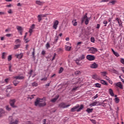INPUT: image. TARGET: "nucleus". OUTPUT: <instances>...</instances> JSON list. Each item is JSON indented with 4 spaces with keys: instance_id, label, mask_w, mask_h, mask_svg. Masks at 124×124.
Returning <instances> with one entry per match:
<instances>
[{
    "instance_id": "1",
    "label": "nucleus",
    "mask_w": 124,
    "mask_h": 124,
    "mask_svg": "<svg viewBox=\"0 0 124 124\" xmlns=\"http://www.w3.org/2000/svg\"><path fill=\"white\" fill-rule=\"evenodd\" d=\"M46 104L43 98H37L35 101V106L43 107L46 106Z\"/></svg>"
},
{
    "instance_id": "2",
    "label": "nucleus",
    "mask_w": 124,
    "mask_h": 124,
    "mask_svg": "<svg viewBox=\"0 0 124 124\" xmlns=\"http://www.w3.org/2000/svg\"><path fill=\"white\" fill-rule=\"evenodd\" d=\"M79 106L78 105L75 106L73 108H72L71 109V111L75 112V111H77L78 112H79V111H81V110H82L84 108V106L83 105H81L79 108Z\"/></svg>"
},
{
    "instance_id": "3",
    "label": "nucleus",
    "mask_w": 124,
    "mask_h": 124,
    "mask_svg": "<svg viewBox=\"0 0 124 124\" xmlns=\"http://www.w3.org/2000/svg\"><path fill=\"white\" fill-rule=\"evenodd\" d=\"M90 19V18L88 17L87 14H86L84 16L83 18H82L81 22L83 23L85 20V24L88 25L89 24Z\"/></svg>"
},
{
    "instance_id": "4",
    "label": "nucleus",
    "mask_w": 124,
    "mask_h": 124,
    "mask_svg": "<svg viewBox=\"0 0 124 124\" xmlns=\"http://www.w3.org/2000/svg\"><path fill=\"white\" fill-rule=\"evenodd\" d=\"M114 85L116 88H119V89L123 90L124 89L123 85L122 84V82H118L117 83H114Z\"/></svg>"
},
{
    "instance_id": "5",
    "label": "nucleus",
    "mask_w": 124,
    "mask_h": 124,
    "mask_svg": "<svg viewBox=\"0 0 124 124\" xmlns=\"http://www.w3.org/2000/svg\"><path fill=\"white\" fill-rule=\"evenodd\" d=\"M70 105H66L65 103H61L59 105V107L60 108H67L68 107H70Z\"/></svg>"
},
{
    "instance_id": "6",
    "label": "nucleus",
    "mask_w": 124,
    "mask_h": 124,
    "mask_svg": "<svg viewBox=\"0 0 124 124\" xmlns=\"http://www.w3.org/2000/svg\"><path fill=\"white\" fill-rule=\"evenodd\" d=\"M86 59L89 61H93L95 59V57L93 55H87L86 56Z\"/></svg>"
},
{
    "instance_id": "7",
    "label": "nucleus",
    "mask_w": 124,
    "mask_h": 124,
    "mask_svg": "<svg viewBox=\"0 0 124 124\" xmlns=\"http://www.w3.org/2000/svg\"><path fill=\"white\" fill-rule=\"evenodd\" d=\"M12 119V120L10 121V124H18L19 120L17 119H14L12 118V117H10Z\"/></svg>"
},
{
    "instance_id": "8",
    "label": "nucleus",
    "mask_w": 124,
    "mask_h": 124,
    "mask_svg": "<svg viewBox=\"0 0 124 124\" xmlns=\"http://www.w3.org/2000/svg\"><path fill=\"white\" fill-rule=\"evenodd\" d=\"M85 55L84 54H82L81 56H80V58H78V59H77L76 60V62H77V64H79V62L81 60H83L85 59Z\"/></svg>"
},
{
    "instance_id": "9",
    "label": "nucleus",
    "mask_w": 124,
    "mask_h": 124,
    "mask_svg": "<svg viewBox=\"0 0 124 124\" xmlns=\"http://www.w3.org/2000/svg\"><path fill=\"white\" fill-rule=\"evenodd\" d=\"M16 103V100H11L10 101V106L13 108H16L17 107L15 105V103Z\"/></svg>"
},
{
    "instance_id": "10",
    "label": "nucleus",
    "mask_w": 124,
    "mask_h": 124,
    "mask_svg": "<svg viewBox=\"0 0 124 124\" xmlns=\"http://www.w3.org/2000/svg\"><path fill=\"white\" fill-rule=\"evenodd\" d=\"M35 4L39 6H43L45 4V2L40 0H36Z\"/></svg>"
},
{
    "instance_id": "11",
    "label": "nucleus",
    "mask_w": 124,
    "mask_h": 124,
    "mask_svg": "<svg viewBox=\"0 0 124 124\" xmlns=\"http://www.w3.org/2000/svg\"><path fill=\"white\" fill-rule=\"evenodd\" d=\"M97 67H98V64L95 63V62H94L90 65V68H91L96 69Z\"/></svg>"
},
{
    "instance_id": "12",
    "label": "nucleus",
    "mask_w": 124,
    "mask_h": 124,
    "mask_svg": "<svg viewBox=\"0 0 124 124\" xmlns=\"http://www.w3.org/2000/svg\"><path fill=\"white\" fill-rule=\"evenodd\" d=\"M59 24V21L58 20H56L54 22V23H53V28L55 30H57V26Z\"/></svg>"
},
{
    "instance_id": "13",
    "label": "nucleus",
    "mask_w": 124,
    "mask_h": 124,
    "mask_svg": "<svg viewBox=\"0 0 124 124\" xmlns=\"http://www.w3.org/2000/svg\"><path fill=\"white\" fill-rule=\"evenodd\" d=\"M92 78L93 79H94L95 80H100V78L96 74L93 75L92 76Z\"/></svg>"
},
{
    "instance_id": "14",
    "label": "nucleus",
    "mask_w": 124,
    "mask_h": 124,
    "mask_svg": "<svg viewBox=\"0 0 124 124\" xmlns=\"http://www.w3.org/2000/svg\"><path fill=\"white\" fill-rule=\"evenodd\" d=\"M90 51H91V53L94 54L95 53V52L97 51V49L94 47H91L90 48Z\"/></svg>"
},
{
    "instance_id": "15",
    "label": "nucleus",
    "mask_w": 124,
    "mask_h": 124,
    "mask_svg": "<svg viewBox=\"0 0 124 124\" xmlns=\"http://www.w3.org/2000/svg\"><path fill=\"white\" fill-rule=\"evenodd\" d=\"M79 78H75L73 79V82H75L73 83V84H78L79 82Z\"/></svg>"
},
{
    "instance_id": "16",
    "label": "nucleus",
    "mask_w": 124,
    "mask_h": 124,
    "mask_svg": "<svg viewBox=\"0 0 124 124\" xmlns=\"http://www.w3.org/2000/svg\"><path fill=\"white\" fill-rule=\"evenodd\" d=\"M59 96L57 95L56 96V97L51 99V101L53 103H55L56 102V101H57V99L59 98Z\"/></svg>"
},
{
    "instance_id": "17",
    "label": "nucleus",
    "mask_w": 124,
    "mask_h": 124,
    "mask_svg": "<svg viewBox=\"0 0 124 124\" xmlns=\"http://www.w3.org/2000/svg\"><path fill=\"white\" fill-rule=\"evenodd\" d=\"M111 50L113 53L114 55H115V56H116L117 57H119L120 56L118 52H115L113 48H111Z\"/></svg>"
},
{
    "instance_id": "18",
    "label": "nucleus",
    "mask_w": 124,
    "mask_h": 124,
    "mask_svg": "<svg viewBox=\"0 0 124 124\" xmlns=\"http://www.w3.org/2000/svg\"><path fill=\"white\" fill-rule=\"evenodd\" d=\"M15 78H16V80H17V79H18L19 80H23V79H24V77L20 76H16Z\"/></svg>"
},
{
    "instance_id": "19",
    "label": "nucleus",
    "mask_w": 124,
    "mask_h": 124,
    "mask_svg": "<svg viewBox=\"0 0 124 124\" xmlns=\"http://www.w3.org/2000/svg\"><path fill=\"white\" fill-rule=\"evenodd\" d=\"M20 46V44L15 45L14 47V50H16L19 48Z\"/></svg>"
},
{
    "instance_id": "20",
    "label": "nucleus",
    "mask_w": 124,
    "mask_h": 124,
    "mask_svg": "<svg viewBox=\"0 0 124 124\" xmlns=\"http://www.w3.org/2000/svg\"><path fill=\"white\" fill-rule=\"evenodd\" d=\"M16 58L19 59H21L23 57V53H20L17 55H16Z\"/></svg>"
},
{
    "instance_id": "21",
    "label": "nucleus",
    "mask_w": 124,
    "mask_h": 124,
    "mask_svg": "<svg viewBox=\"0 0 124 124\" xmlns=\"http://www.w3.org/2000/svg\"><path fill=\"white\" fill-rule=\"evenodd\" d=\"M109 93L111 96H114V93H113L112 89H109Z\"/></svg>"
},
{
    "instance_id": "22",
    "label": "nucleus",
    "mask_w": 124,
    "mask_h": 124,
    "mask_svg": "<svg viewBox=\"0 0 124 124\" xmlns=\"http://www.w3.org/2000/svg\"><path fill=\"white\" fill-rule=\"evenodd\" d=\"M5 113V111L3 109L0 108V117H2V114Z\"/></svg>"
},
{
    "instance_id": "23",
    "label": "nucleus",
    "mask_w": 124,
    "mask_h": 124,
    "mask_svg": "<svg viewBox=\"0 0 124 124\" xmlns=\"http://www.w3.org/2000/svg\"><path fill=\"white\" fill-rule=\"evenodd\" d=\"M100 83H101L102 85H104L108 86V83L106 82V81H105V80H100Z\"/></svg>"
},
{
    "instance_id": "24",
    "label": "nucleus",
    "mask_w": 124,
    "mask_h": 124,
    "mask_svg": "<svg viewBox=\"0 0 124 124\" xmlns=\"http://www.w3.org/2000/svg\"><path fill=\"white\" fill-rule=\"evenodd\" d=\"M101 75L104 78L106 76H107L106 75L108 74L107 72L106 71L102 72H101Z\"/></svg>"
},
{
    "instance_id": "25",
    "label": "nucleus",
    "mask_w": 124,
    "mask_h": 124,
    "mask_svg": "<svg viewBox=\"0 0 124 124\" xmlns=\"http://www.w3.org/2000/svg\"><path fill=\"white\" fill-rule=\"evenodd\" d=\"M13 84L15 86H16L19 84V81H17L16 80H14Z\"/></svg>"
},
{
    "instance_id": "26",
    "label": "nucleus",
    "mask_w": 124,
    "mask_h": 124,
    "mask_svg": "<svg viewBox=\"0 0 124 124\" xmlns=\"http://www.w3.org/2000/svg\"><path fill=\"white\" fill-rule=\"evenodd\" d=\"M37 20L39 22H40L42 20V18L40 16V15H38V16H37Z\"/></svg>"
},
{
    "instance_id": "27",
    "label": "nucleus",
    "mask_w": 124,
    "mask_h": 124,
    "mask_svg": "<svg viewBox=\"0 0 124 124\" xmlns=\"http://www.w3.org/2000/svg\"><path fill=\"white\" fill-rule=\"evenodd\" d=\"M71 46H65V49L66 51H69L71 50Z\"/></svg>"
},
{
    "instance_id": "28",
    "label": "nucleus",
    "mask_w": 124,
    "mask_h": 124,
    "mask_svg": "<svg viewBox=\"0 0 124 124\" xmlns=\"http://www.w3.org/2000/svg\"><path fill=\"white\" fill-rule=\"evenodd\" d=\"M93 108H87V110H86V111L88 113H91V112H93Z\"/></svg>"
},
{
    "instance_id": "29",
    "label": "nucleus",
    "mask_w": 124,
    "mask_h": 124,
    "mask_svg": "<svg viewBox=\"0 0 124 124\" xmlns=\"http://www.w3.org/2000/svg\"><path fill=\"white\" fill-rule=\"evenodd\" d=\"M32 86L33 87H36L38 86V84L35 81V82L32 83Z\"/></svg>"
},
{
    "instance_id": "30",
    "label": "nucleus",
    "mask_w": 124,
    "mask_h": 124,
    "mask_svg": "<svg viewBox=\"0 0 124 124\" xmlns=\"http://www.w3.org/2000/svg\"><path fill=\"white\" fill-rule=\"evenodd\" d=\"M81 72L79 70H77V71H75V75H80V74H81Z\"/></svg>"
},
{
    "instance_id": "31",
    "label": "nucleus",
    "mask_w": 124,
    "mask_h": 124,
    "mask_svg": "<svg viewBox=\"0 0 124 124\" xmlns=\"http://www.w3.org/2000/svg\"><path fill=\"white\" fill-rule=\"evenodd\" d=\"M21 43V41L19 39H16L15 42V43L16 44V45H17V44H20Z\"/></svg>"
},
{
    "instance_id": "32",
    "label": "nucleus",
    "mask_w": 124,
    "mask_h": 124,
    "mask_svg": "<svg viewBox=\"0 0 124 124\" xmlns=\"http://www.w3.org/2000/svg\"><path fill=\"white\" fill-rule=\"evenodd\" d=\"M95 40L94 37H92L91 38V42L92 43H95Z\"/></svg>"
},
{
    "instance_id": "33",
    "label": "nucleus",
    "mask_w": 124,
    "mask_h": 124,
    "mask_svg": "<svg viewBox=\"0 0 124 124\" xmlns=\"http://www.w3.org/2000/svg\"><path fill=\"white\" fill-rule=\"evenodd\" d=\"M72 24L74 26H76L77 25V22L76 21V20H74L72 21Z\"/></svg>"
},
{
    "instance_id": "34",
    "label": "nucleus",
    "mask_w": 124,
    "mask_h": 124,
    "mask_svg": "<svg viewBox=\"0 0 124 124\" xmlns=\"http://www.w3.org/2000/svg\"><path fill=\"white\" fill-rule=\"evenodd\" d=\"M95 87H96V88H101V84H99V83H96V84H95Z\"/></svg>"
},
{
    "instance_id": "35",
    "label": "nucleus",
    "mask_w": 124,
    "mask_h": 124,
    "mask_svg": "<svg viewBox=\"0 0 124 124\" xmlns=\"http://www.w3.org/2000/svg\"><path fill=\"white\" fill-rule=\"evenodd\" d=\"M12 89V87H10V86L8 87L7 88V89H6V92L7 93H8V92H9V90H11Z\"/></svg>"
},
{
    "instance_id": "36",
    "label": "nucleus",
    "mask_w": 124,
    "mask_h": 124,
    "mask_svg": "<svg viewBox=\"0 0 124 124\" xmlns=\"http://www.w3.org/2000/svg\"><path fill=\"white\" fill-rule=\"evenodd\" d=\"M58 40V37H57V36L55 37L54 38V44H56Z\"/></svg>"
},
{
    "instance_id": "37",
    "label": "nucleus",
    "mask_w": 124,
    "mask_h": 124,
    "mask_svg": "<svg viewBox=\"0 0 124 124\" xmlns=\"http://www.w3.org/2000/svg\"><path fill=\"white\" fill-rule=\"evenodd\" d=\"M96 104H97V102H94L93 103H92V104H91L90 106H96Z\"/></svg>"
},
{
    "instance_id": "38",
    "label": "nucleus",
    "mask_w": 124,
    "mask_h": 124,
    "mask_svg": "<svg viewBox=\"0 0 124 124\" xmlns=\"http://www.w3.org/2000/svg\"><path fill=\"white\" fill-rule=\"evenodd\" d=\"M12 60V55H10L8 57V61L10 62Z\"/></svg>"
},
{
    "instance_id": "39",
    "label": "nucleus",
    "mask_w": 124,
    "mask_h": 124,
    "mask_svg": "<svg viewBox=\"0 0 124 124\" xmlns=\"http://www.w3.org/2000/svg\"><path fill=\"white\" fill-rule=\"evenodd\" d=\"M6 109L8 111H10L11 110V108L9 106H6Z\"/></svg>"
},
{
    "instance_id": "40",
    "label": "nucleus",
    "mask_w": 124,
    "mask_h": 124,
    "mask_svg": "<svg viewBox=\"0 0 124 124\" xmlns=\"http://www.w3.org/2000/svg\"><path fill=\"white\" fill-rule=\"evenodd\" d=\"M16 28H17V29L19 31H21L22 30V28L21 27H20V26H17L16 27Z\"/></svg>"
},
{
    "instance_id": "41",
    "label": "nucleus",
    "mask_w": 124,
    "mask_h": 124,
    "mask_svg": "<svg viewBox=\"0 0 124 124\" xmlns=\"http://www.w3.org/2000/svg\"><path fill=\"white\" fill-rule=\"evenodd\" d=\"M41 16V17L42 18V17H46L48 15V14H45V15H39Z\"/></svg>"
},
{
    "instance_id": "42",
    "label": "nucleus",
    "mask_w": 124,
    "mask_h": 124,
    "mask_svg": "<svg viewBox=\"0 0 124 124\" xmlns=\"http://www.w3.org/2000/svg\"><path fill=\"white\" fill-rule=\"evenodd\" d=\"M116 3V0H112L109 2V4H111L112 5H114Z\"/></svg>"
},
{
    "instance_id": "43",
    "label": "nucleus",
    "mask_w": 124,
    "mask_h": 124,
    "mask_svg": "<svg viewBox=\"0 0 124 124\" xmlns=\"http://www.w3.org/2000/svg\"><path fill=\"white\" fill-rule=\"evenodd\" d=\"M46 47L47 49H48L50 47V44L49 43H46Z\"/></svg>"
},
{
    "instance_id": "44",
    "label": "nucleus",
    "mask_w": 124,
    "mask_h": 124,
    "mask_svg": "<svg viewBox=\"0 0 124 124\" xmlns=\"http://www.w3.org/2000/svg\"><path fill=\"white\" fill-rule=\"evenodd\" d=\"M5 55H6V53H5V52L2 53L1 58H2V59H5V57H4V56H5Z\"/></svg>"
},
{
    "instance_id": "45",
    "label": "nucleus",
    "mask_w": 124,
    "mask_h": 124,
    "mask_svg": "<svg viewBox=\"0 0 124 124\" xmlns=\"http://www.w3.org/2000/svg\"><path fill=\"white\" fill-rule=\"evenodd\" d=\"M56 56H57V53H54V56L52 58V61H54L55 60V59L56 58Z\"/></svg>"
},
{
    "instance_id": "46",
    "label": "nucleus",
    "mask_w": 124,
    "mask_h": 124,
    "mask_svg": "<svg viewBox=\"0 0 124 124\" xmlns=\"http://www.w3.org/2000/svg\"><path fill=\"white\" fill-rule=\"evenodd\" d=\"M115 100L116 103H118L120 101V100L118 97H116Z\"/></svg>"
},
{
    "instance_id": "47",
    "label": "nucleus",
    "mask_w": 124,
    "mask_h": 124,
    "mask_svg": "<svg viewBox=\"0 0 124 124\" xmlns=\"http://www.w3.org/2000/svg\"><path fill=\"white\" fill-rule=\"evenodd\" d=\"M63 71V68L62 67H61L60 71L59 72V74H61L62 72V71Z\"/></svg>"
},
{
    "instance_id": "48",
    "label": "nucleus",
    "mask_w": 124,
    "mask_h": 124,
    "mask_svg": "<svg viewBox=\"0 0 124 124\" xmlns=\"http://www.w3.org/2000/svg\"><path fill=\"white\" fill-rule=\"evenodd\" d=\"M35 25L34 24L32 25V26H31V27L30 29L33 30L35 28Z\"/></svg>"
},
{
    "instance_id": "49",
    "label": "nucleus",
    "mask_w": 124,
    "mask_h": 124,
    "mask_svg": "<svg viewBox=\"0 0 124 124\" xmlns=\"http://www.w3.org/2000/svg\"><path fill=\"white\" fill-rule=\"evenodd\" d=\"M34 96H35V94L31 95V97H29V98L31 100L34 98Z\"/></svg>"
},
{
    "instance_id": "50",
    "label": "nucleus",
    "mask_w": 124,
    "mask_h": 124,
    "mask_svg": "<svg viewBox=\"0 0 124 124\" xmlns=\"http://www.w3.org/2000/svg\"><path fill=\"white\" fill-rule=\"evenodd\" d=\"M120 62H121V63H122V64H123L124 65V58H121V59Z\"/></svg>"
},
{
    "instance_id": "51",
    "label": "nucleus",
    "mask_w": 124,
    "mask_h": 124,
    "mask_svg": "<svg viewBox=\"0 0 124 124\" xmlns=\"http://www.w3.org/2000/svg\"><path fill=\"white\" fill-rule=\"evenodd\" d=\"M108 22H107V21H106V20H104L103 22V23L104 24H105V25H104V26H107V24H108Z\"/></svg>"
},
{
    "instance_id": "52",
    "label": "nucleus",
    "mask_w": 124,
    "mask_h": 124,
    "mask_svg": "<svg viewBox=\"0 0 124 124\" xmlns=\"http://www.w3.org/2000/svg\"><path fill=\"white\" fill-rule=\"evenodd\" d=\"M29 32L30 33V36H31V35L32 32H33V30L31 29H30Z\"/></svg>"
},
{
    "instance_id": "53",
    "label": "nucleus",
    "mask_w": 124,
    "mask_h": 124,
    "mask_svg": "<svg viewBox=\"0 0 124 124\" xmlns=\"http://www.w3.org/2000/svg\"><path fill=\"white\" fill-rule=\"evenodd\" d=\"M108 81L109 83L110 84H111V85L113 84V82L110 78Z\"/></svg>"
},
{
    "instance_id": "54",
    "label": "nucleus",
    "mask_w": 124,
    "mask_h": 124,
    "mask_svg": "<svg viewBox=\"0 0 124 124\" xmlns=\"http://www.w3.org/2000/svg\"><path fill=\"white\" fill-rule=\"evenodd\" d=\"M112 72L114 73H115L116 74H119V72L115 70V69L113 70V72Z\"/></svg>"
},
{
    "instance_id": "55",
    "label": "nucleus",
    "mask_w": 124,
    "mask_h": 124,
    "mask_svg": "<svg viewBox=\"0 0 124 124\" xmlns=\"http://www.w3.org/2000/svg\"><path fill=\"white\" fill-rule=\"evenodd\" d=\"M104 79H106V80H107V81H108L110 78L108 77H107V76H106L104 78Z\"/></svg>"
},
{
    "instance_id": "56",
    "label": "nucleus",
    "mask_w": 124,
    "mask_h": 124,
    "mask_svg": "<svg viewBox=\"0 0 124 124\" xmlns=\"http://www.w3.org/2000/svg\"><path fill=\"white\" fill-rule=\"evenodd\" d=\"M47 78H44L41 79V81H46Z\"/></svg>"
},
{
    "instance_id": "57",
    "label": "nucleus",
    "mask_w": 124,
    "mask_h": 124,
    "mask_svg": "<svg viewBox=\"0 0 124 124\" xmlns=\"http://www.w3.org/2000/svg\"><path fill=\"white\" fill-rule=\"evenodd\" d=\"M35 54V48H33V52H32V55H33V57H34Z\"/></svg>"
},
{
    "instance_id": "58",
    "label": "nucleus",
    "mask_w": 124,
    "mask_h": 124,
    "mask_svg": "<svg viewBox=\"0 0 124 124\" xmlns=\"http://www.w3.org/2000/svg\"><path fill=\"white\" fill-rule=\"evenodd\" d=\"M8 14H12V10H11V9H9V10L8 11Z\"/></svg>"
},
{
    "instance_id": "59",
    "label": "nucleus",
    "mask_w": 124,
    "mask_h": 124,
    "mask_svg": "<svg viewBox=\"0 0 124 124\" xmlns=\"http://www.w3.org/2000/svg\"><path fill=\"white\" fill-rule=\"evenodd\" d=\"M78 88V87H74V88L72 89V91L73 92L75 91L76 90H77Z\"/></svg>"
},
{
    "instance_id": "60",
    "label": "nucleus",
    "mask_w": 124,
    "mask_h": 124,
    "mask_svg": "<svg viewBox=\"0 0 124 124\" xmlns=\"http://www.w3.org/2000/svg\"><path fill=\"white\" fill-rule=\"evenodd\" d=\"M109 0H102L101 2H108Z\"/></svg>"
},
{
    "instance_id": "61",
    "label": "nucleus",
    "mask_w": 124,
    "mask_h": 124,
    "mask_svg": "<svg viewBox=\"0 0 124 124\" xmlns=\"http://www.w3.org/2000/svg\"><path fill=\"white\" fill-rule=\"evenodd\" d=\"M4 81H5V83H8L9 81V78H6L4 80Z\"/></svg>"
},
{
    "instance_id": "62",
    "label": "nucleus",
    "mask_w": 124,
    "mask_h": 124,
    "mask_svg": "<svg viewBox=\"0 0 124 124\" xmlns=\"http://www.w3.org/2000/svg\"><path fill=\"white\" fill-rule=\"evenodd\" d=\"M46 51H45V50H43V51H42V54L43 55H45L46 54Z\"/></svg>"
},
{
    "instance_id": "63",
    "label": "nucleus",
    "mask_w": 124,
    "mask_h": 124,
    "mask_svg": "<svg viewBox=\"0 0 124 124\" xmlns=\"http://www.w3.org/2000/svg\"><path fill=\"white\" fill-rule=\"evenodd\" d=\"M32 72H33V70H31V71L29 73V74L30 75V77L31 76V74Z\"/></svg>"
},
{
    "instance_id": "64",
    "label": "nucleus",
    "mask_w": 124,
    "mask_h": 124,
    "mask_svg": "<svg viewBox=\"0 0 124 124\" xmlns=\"http://www.w3.org/2000/svg\"><path fill=\"white\" fill-rule=\"evenodd\" d=\"M100 27V25L99 24H97L96 29H99Z\"/></svg>"
}]
</instances>
